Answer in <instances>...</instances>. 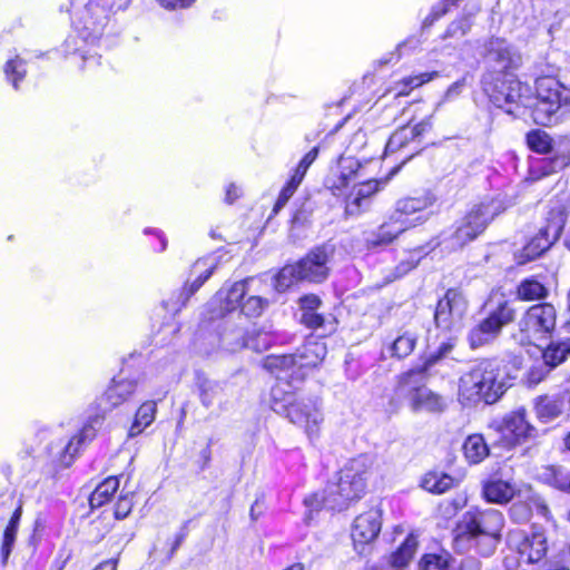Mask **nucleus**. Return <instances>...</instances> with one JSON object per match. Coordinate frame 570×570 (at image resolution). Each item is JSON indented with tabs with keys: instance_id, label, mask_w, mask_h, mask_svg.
<instances>
[{
	"instance_id": "2f4dec72",
	"label": "nucleus",
	"mask_w": 570,
	"mask_h": 570,
	"mask_svg": "<svg viewBox=\"0 0 570 570\" xmlns=\"http://www.w3.org/2000/svg\"><path fill=\"white\" fill-rule=\"evenodd\" d=\"M570 354V340L550 343L542 352L543 362L553 368Z\"/></svg>"
},
{
	"instance_id": "0eeeda50",
	"label": "nucleus",
	"mask_w": 570,
	"mask_h": 570,
	"mask_svg": "<svg viewBox=\"0 0 570 570\" xmlns=\"http://www.w3.org/2000/svg\"><path fill=\"white\" fill-rule=\"evenodd\" d=\"M426 372L411 368L399 376L396 393L407 399L413 413L440 415L449 407L448 399L419 382Z\"/></svg>"
},
{
	"instance_id": "dca6fc26",
	"label": "nucleus",
	"mask_w": 570,
	"mask_h": 570,
	"mask_svg": "<svg viewBox=\"0 0 570 570\" xmlns=\"http://www.w3.org/2000/svg\"><path fill=\"white\" fill-rule=\"evenodd\" d=\"M216 268V261L214 257H205L197 259L190 269V276L195 278L191 282H187L183 293L179 295V302L170 304L165 302V308L169 312H177L181 306L186 304L188 298L196 293L200 286L212 276Z\"/></svg>"
},
{
	"instance_id": "b1692460",
	"label": "nucleus",
	"mask_w": 570,
	"mask_h": 570,
	"mask_svg": "<svg viewBox=\"0 0 570 570\" xmlns=\"http://www.w3.org/2000/svg\"><path fill=\"white\" fill-rule=\"evenodd\" d=\"M566 403V396L561 394L539 396L534 401L535 415L541 422L549 423L563 413Z\"/></svg>"
},
{
	"instance_id": "4be33fe9",
	"label": "nucleus",
	"mask_w": 570,
	"mask_h": 570,
	"mask_svg": "<svg viewBox=\"0 0 570 570\" xmlns=\"http://www.w3.org/2000/svg\"><path fill=\"white\" fill-rule=\"evenodd\" d=\"M328 255L324 248H316L301 259L295 266L302 281L322 282L327 276Z\"/></svg>"
},
{
	"instance_id": "f257e3e1",
	"label": "nucleus",
	"mask_w": 570,
	"mask_h": 570,
	"mask_svg": "<svg viewBox=\"0 0 570 570\" xmlns=\"http://www.w3.org/2000/svg\"><path fill=\"white\" fill-rule=\"evenodd\" d=\"M492 75L483 77V89L495 106L509 114H514L519 107L531 108L534 122L550 126L558 122L559 111L570 112V89L553 77L535 79L534 97L531 88L511 73L495 82H492Z\"/></svg>"
},
{
	"instance_id": "ea45409f",
	"label": "nucleus",
	"mask_w": 570,
	"mask_h": 570,
	"mask_svg": "<svg viewBox=\"0 0 570 570\" xmlns=\"http://www.w3.org/2000/svg\"><path fill=\"white\" fill-rule=\"evenodd\" d=\"M529 148L538 154H547L552 149V138L543 130H531L527 135Z\"/></svg>"
},
{
	"instance_id": "1a4fd4ad",
	"label": "nucleus",
	"mask_w": 570,
	"mask_h": 570,
	"mask_svg": "<svg viewBox=\"0 0 570 570\" xmlns=\"http://www.w3.org/2000/svg\"><path fill=\"white\" fill-rule=\"evenodd\" d=\"M557 313L551 304L533 305L522 315L518 323L519 331L514 338L521 345L541 346L556 328Z\"/></svg>"
},
{
	"instance_id": "6e6d98bb",
	"label": "nucleus",
	"mask_w": 570,
	"mask_h": 570,
	"mask_svg": "<svg viewBox=\"0 0 570 570\" xmlns=\"http://www.w3.org/2000/svg\"><path fill=\"white\" fill-rule=\"evenodd\" d=\"M303 313L315 312L321 305V299L316 295H306L299 301Z\"/></svg>"
},
{
	"instance_id": "69168bd1",
	"label": "nucleus",
	"mask_w": 570,
	"mask_h": 570,
	"mask_svg": "<svg viewBox=\"0 0 570 570\" xmlns=\"http://www.w3.org/2000/svg\"><path fill=\"white\" fill-rule=\"evenodd\" d=\"M468 23L465 20L463 21H456L450 24L448 29V33L450 36H454L460 31L461 36H463L466 32Z\"/></svg>"
},
{
	"instance_id": "680f3d73",
	"label": "nucleus",
	"mask_w": 570,
	"mask_h": 570,
	"mask_svg": "<svg viewBox=\"0 0 570 570\" xmlns=\"http://www.w3.org/2000/svg\"><path fill=\"white\" fill-rule=\"evenodd\" d=\"M431 128V121L430 119H424L420 122H417L414 126H411V131H413L414 139L421 135H423L426 130Z\"/></svg>"
},
{
	"instance_id": "393cba45",
	"label": "nucleus",
	"mask_w": 570,
	"mask_h": 570,
	"mask_svg": "<svg viewBox=\"0 0 570 570\" xmlns=\"http://www.w3.org/2000/svg\"><path fill=\"white\" fill-rule=\"evenodd\" d=\"M518 491L514 483L498 478L484 482L482 488L484 499L497 504L508 503Z\"/></svg>"
},
{
	"instance_id": "e433bc0d",
	"label": "nucleus",
	"mask_w": 570,
	"mask_h": 570,
	"mask_svg": "<svg viewBox=\"0 0 570 570\" xmlns=\"http://www.w3.org/2000/svg\"><path fill=\"white\" fill-rule=\"evenodd\" d=\"M224 399L223 387L215 382L205 381L200 385V402L205 407L222 404Z\"/></svg>"
},
{
	"instance_id": "423d86ee",
	"label": "nucleus",
	"mask_w": 570,
	"mask_h": 570,
	"mask_svg": "<svg viewBox=\"0 0 570 570\" xmlns=\"http://www.w3.org/2000/svg\"><path fill=\"white\" fill-rule=\"evenodd\" d=\"M436 203V196L432 191H424L415 197H404L396 202L392 220L400 223L392 228L391 224L380 227L377 243H391L399 234L410 227L422 225L433 215L432 207Z\"/></svg>"
},
{
	"instance_id": "49530a36",
	"label": "nucleus",
	"mask_w": 570,
	"mask_h": 570,
	"mask_svg": "<svg viewBox=\"0 0 570 570\" xmlns=\"http://www.w3.org/2000/svg\"><path fill=\"white\" fill-rule=\"evenodd\" d=\"M448 559L438 554H426L420 561V570H448Z\"/></svg>"
},
{
	"instance_id": "7c9ffc66",
	"label": "nucleus",
	"mask_w": 570,
	"mask_h": 570,
	"mask_svg": "<svg viewBox=\"0 0 570 570\" xmlns=\"http://www.w3.org/2000/svg\"><path fill=\"white\" fill-rule=\"evenodd\" d=\"M119 488V480L115 476H109L97 485L95 491L89 498V504L92 509L99 508L108 502Z\"/></svg>"
},
{
	"instance_id": "4468645a",
	"label": "nucleus",
	"mask_w": 570,
	"mask_h": 570,
	"mask_svg": "<svg viewBox=\"0 0 570 570\" xmlns=\"http://www.w3.org/2000/svg\"><path fill=\"white\" fill-rule=\"evenodd\" d=\"M253 278L223 285L208 303L210 318H224L227 314L240 308L248 284Z\"/></svg>"
},
{
	"instance_id": "603ef678",
	"label": "nucleus",
	"mask_w": 570,
	"mask_h": 570,
	"mask_svg": "<svg viewBox=\"0 0 570 570\" xmlns=\"http://www.w3.org/2000/svg\"><path fill=\"white\" fill-rule=\"evenodd\" d=\"M295 191L296 190L294 188L286 184L278 195V198L273 208V213L277 214L287 204Z\"/></svg>"
},
{
	"instance_id": "ddd939ff",
	"label": "nucleus",
	"mask_w": 570,
	"mask_h": 570,
	"mask_svg": "<svg viewBox=\"0 0 570 570\" xmlns=\"http://www.w3.org/2000/svg\"><path fill=\"white\" fill-rule=\"evenodd\" d=\"M468 313V301L456 289H449L438 302L434 312V322L438 328L455 333L463 327V321Z\"/></svg>"
},
{
	"instance_id": "e2e57ef3",
	"label": "nucleus",
	"mask_w": 570,
	"mask_h": 570,
	"mask_svg": "<svg viewBox=\"0 0 570 570\" xmlns=\"http://www.w3.org/2000/svg\"><path fill=\"white\" fill-rule=\"evenodd\" d=\"M570 163V156H557L553 159H551V171H557L559 169L564 168Z\"/></svg>"
},
{
	"instance_id": "bb28decb",
	"label": "nucleus",
	"mask_w": 570,
	"mask_h": 570,
	"mask_svg": "<svg viewBox=\"0 0 570 570\" xmlns=\"http://www.w3.org/2000/svg\"><path fill=\"white\" fill-rule=\"evenodd\" d=\"M294 355L296 356V365L299 370L315 367L324 360L326 346L321 341L309 340L303 345L299 352Z\"/></svg>"
},
{
	"instance_id": "f03ea898",
	"label": "nucleus",
	"mask_w": 570,
	"mask_h": 570,
	"mask_svg": "<svg viewBox=\"0 0 570 570\" xmlns=\"http://www.w3.org/2000/svg\"><path fill=\"white\" fill-rule=\"evenodd\" d=\"M507 376L498 358L476 361L458 383V401L464 407L497 403L505 393Z\"/></svg>"
},
{
	"instance_id": "4d7b16f0",
	"label": "nucleus",
	"mask_w": 570,
	"mask_h": 570,
	"mask_svg": "<svg viewBox=\"0 0 570 570\" xmlns=\"http://www.w3.org/2000/svg\"><path fill=\"white\" fill-rule=\"evenodd\" d=\"M318 155V148L314 147L311 149L298 163L296 169L301 170L302 173L306 174L309 166L315 161Z\"/></svg>"
},
{
	"instance_id": "f8f14e48",
	"label": "nucleus",
	"mask_w": 570,
	"mask_h": 570,
	"mask_svg": "<svg viewBox=\"0 0 570 570\" xmlns=\"http://www.w3.org/2000/svg\"><path fill=\"white\" fill-rule=\"evenodd\" d=\"M567 216L563 209H553L549 213L547 225L530 239V242L515 254L518 264L523 265L538 258L559 239L564 226Z\"/></svg>"
},
{
	"instance_id": "6e6552de",
	"label": "nucleus",
	"mask_w": 570,
	"mask_h": 570,
	"mask_svg": "<svg viewBox=\"0 0 570 570\" xmlns=\"http://www.w3.org/2000/svg\"><path fill=\"white\" fill-rule=\"evenodd\" d=\"M502 198H487L474 205L453 233V248L463 247L484 232L490 222L507 209Z\"/></svg>"
},
{
	"instance_id": "3c124183",
	"label": "nucleus",
	"mask_w": 570,
	"mask_h": 570,
	"mask_svg": "<svg viewBox=\"0 0 570 570\" xmlns=\"http://www.w3.org/2000/svg\"><path fill=\"white\" fill-rule=\"evenodd\" d=\"M302 323H304L309 328L317 330L324 327L326 321L321 314L315 312H307L302 314Z\"/></svg>"
},
{
	"instance_id": "338daca9",
	"label": "nucleus",
	"mask_w": 570,
	"mask_h": 570,
	"mask_svg": "<svg viewBox=\"0 0 570 570\" xmlns=\"http://www.w3.org/2000/svg\"><path fill=\"white\" fill-rule=\"evenodd\" d=\"M306 174L302 173L301 170L296 169L294 170L293 175L291 176L289 180L287 181V185L294 188L295 190L303 181Z\"/></svg>"
},
{
	"instance_id": "c03bdc74",
	"label": "nucleus",
	"mask_w": 570,
	"mask_h": 570,
	"mask_svg": "<svg viewBox=\"0 0 570 570\" xmlns=\"http://www.w3.org/2000/svg\"><path fill=\"white\" fill-rule=\"evenodd\" d=\"M6 76L12 86L18 89V81L21 80L26 75V67L23 60L16 58L9 60L4 68Z\"/></svg>"
},
{
	"instance_id": "8fccbe9b",
	"label": "nucleus",
	"mask_w": 570,
	"mask_h": 570,
	"mask_svg": "<svg viewBox=\"0 0 570 570\" xmlns=\"http://www.w3.org/2000/svg\"><path fill=\"white\" fill-rule=\"evenodd\" d=\"M550 367L544 363H540L538 365H534L530 368L528 372V382L531 385L539 384L550 372Z\"/></svg>"
},
{
	"instance_id": "a19ab883",
	"label": "nucleus",
	"mask_w": 570,
	"mask_h": 570,
	"mask_svg": "<svg viewBox=\"0 0 570 570\" xmlns=\"http://www.w3.org/2000/svg\"><path fill=\"white\" fill-rule=\"evenodd\" d=\"M455 346V338L449 337L445 342H442L436 352L430 353L422 365L416 366L415 368L421 372H428L432 366H434L439 361L446 357Z\"/></svg>"
},
{
	"instance_id": "aec40b11",
	"label": "nucleus",
	"mask_w": 570,
	"mask_h": 570,
	"mask_svg": "<svg viewBox=\"0 0 570 570\" xmlns=\"http://www.w3.org/2000/svg\"><path fill=\"white\" fill-rule=\"evenodd\" d=\"M210 337L213 350H222L228 353L237 352L247 345L244 330L225 320L218 323L216 333Z\"/></svg>"
},
{
	"instance_id": "f3484780",
	"label": "nucleus",
	"mask_w": 570,
	"mask_h": 570,
	"mask_svg": "<svg viewBox=\"0 0 570 570\" xmlns=\"http://www.w3.org/2000/svg\"><path fill=\"white\" fill-rule=\"evenodd\" d=\"M517 500L512 503L510 508V518L517 523H525L528 522L533 512L548 518L549 509L546 504L544 500L532 491V489H527L524 493L521 490L518 491Z\"/></svg>"
},
{
	"instance_id": "cd10ccee",
	"label": "nucleus",
	"mask_w": 570,
	"mask_h": 570,
	"mask_svg": "<svg viewBox=\"0 0 570 570\" xmlns=\"http://www.w3.org/2000/svg\"><path fill=\"white\" fill-rule=\"evenodd\" d=\"M417 340L419 334L415 331L404 330L395 337L387 350L391 356L404 358L414 351Z\"/></svg>"
},
{
	"instance_id": "39448f33",
	"label": "nucleus",
	"mask_w": 570,
	"mask_h": 570,
	"mask_svg": "<svg viewBox=\"0 0 570 570\" xmlns=\"http://www.w3.org/2000/svg\"><path fill=\"white\" fill-rule=\"evenodd\" d=\"M271 406L274 412L303 428L309 440L318 438L324 417L317 399L297 397L278 384L272 389Z\"/></svg>"
},
{
	"instance_id": "c9c22d12",
	"label": "nucleus",
	"mask_w": 570,
	"mask_h": 570,
	"mask_svg": "<svg viewBox=\"0 0 570 570\" xmlns=\"http://www.w3.org/2000/svg\"><path fill=\"white\" fill-rule=\"evenodd\" d=\"M547 287L534 278L522 281L517 288V296L522 301H534L546 298Z\"/></svg>"
},
{
	"instance_id": "5701e85b",
	"label": "nucleus",
	"mask_w": 570,
	"mask_h": 570,
	"mask_svg": "<svg viewBox=\"0 0 570 570\" xmlns=\"http://www.w3.org/2000/svg\"><path fill=\"white\" fill-rule=\"evenodd\" d=\"M382 181L367 180L357 186L346 198L345 212L348 215H357L364 207L370 204V198L380 190Z\"/></svg>"
},
{
	"instance_id": "052dcab7",
	"label": "nucleus",
	"mask_w": 570,
	"mask_h": 570,
	"mask_svg": "<svg viewBox=\"0 0 570 570\" xmlns=\"http://www.w3.org/2000/svg\"><path fill=\"white\" fill-rule=\"evenodd\" d=\"M242 195V190L238 186L235 184H229L226 187L225 191V202L228 204H233L237 198H239Z\"/></svg>"
},
{
	"instance_id": "774afa93",
	"label": "nucleus",
	"mask_w": 570,
	"mask_h": 570,
	"mask_svg": "<svg viewBox=\"0 0 570 570\" xmlns=\"http://www.w3.org/2000/svg\"><path fill=\"white\" fill-rule=\"evenodd\" d=\"M118 559H109L99 563L94 570H117Z\"/></svg>"
},
{
	"instance_id": "7ed1b4c3",
	"label": "nucleus",
	"mask_w": 570,
	"mask_h": 570,
	"mask_svg": "<svg viewBox=\"0 0 570 570\" xmlns=\"http://www.w3.org/2000/svg\"><path fill=\"white\" fill-rule=\"evenodd\" d=\"M372 461L366 455L351 460L338 473L334 482H330L322 493H314L304 500L305 504L318 510L323 507L331 510H343L353 500L363 494Z\"/></svg>"
},
{
	"instance_id": "bf43d9fd",
	"label": "nucleus",
	"mask_w": 570,
	"mask_h": 570,
	"mask_svg": "<svg viewBox=\"0 0 570 570\" xmlns=\"http://www.w3.org/2000/svg\"><path fill=\"white\" fill-rule=\"evenodd\" d=\"M271 346V340L267 334H258L250 347L257 352L266 351Z\"/></svg>"
},
{
	"instance_id": "6ab92c4d",
	"label": "nucleus",
	"mask_w": 570,
	"mask_h": 570,
	"mask_svg": "<svg viewBox=\"0 0 570 570\" xmlns=\"http://www.w3.org/2000/svg\"><path fill=\"white\" fill-rule=\"evenodd\" d=\"M511 541L522 558L529 563H537L542 560L548 551L547 538L541 531H533L531 534L514 533Z\"/></svg>"
},
{
	"instance_id": "09e8293b",
	"label": "nucleus",
	"mask_w": 570,
	"mask_h": 570,
	"mask_svg": "<svg viewBox=\"0 0 570 570\" xmlns=\"http://www.w3.org/2000/svg\"><path fill=\"white\" fill-rule=\"evenodd\" d=\"M132 495L126 494L120 495L115 505V517L118 520H122L130 513L132 509Z\"/></svg>"
},
{
	"instance_id": "37998d69",
	"label": "nucleus",
	"mask_w": 570,
	"mask_h": 570,
	"mask_svg": "<svg viewBox=\"0 0 570 570\" xmlns=\"http://www.w3.org/2000/svg\"><path fill=\"white\" fill-rule=\"evenodd\" d=\"M413 131H411V126H403L399 128L389 139L386 144V150L390 153H395L402 147H404L410 140H413Z\"/></svg>"
},
{
	"instance_id": "2eb2a0df",
	"label": "nucleus",
	"mask_w": 570,
	"mask_h": 570,
	"mask_svg": "<svg viewBox=\"0 0 570 570\" xmlns=\"http://www.w3.org/2000/svg\"><path fill=\"white\" fill-rule=\"evenodd\" d=\"M382 529V510L372 508L358 514L352 524L351 537L354 547L360 552L365 546L372 543L380 534Z\"/></svg>"
},
{
	"instance_id": "473e14b6",
	"label": "nucleus",
	"mask_w": 570,
	"mask_h": 570,
	"mask_svg": "<svg viewBox=\"0 0 570 570\" xmlns=\"http://www.w3.org/2000/svg\"><path fill=\"white\" fill-rule=\"evenodd\" d=\"M454 480L445 473L429 472L422 479V488L434 494H442L453 487Z\"/></svg>"
},
{
	"instance_id": "20e7f679",
	"label": "nucleus",
	"mask_w": 570,
	"mask_h": 570,
	"mask_svg": "<svg viewBox=\"0 0 570 570\" xmlns=\"http://www.w3.org/2000/svg\"><path fill=\"white\" fill-rule=\"evenodd\" d=\"M503 525L504 518L499 510L471 509L454 529V547L460 552L474 548L481 554L490 556L497 548Z\"/></svg>"
},
{
	"instance_id": "13d9d810",
	"label": "nucleus",
	"mask_w": 570,
	"mask_h": 570,
	"mask_svg": "<svg viewBox=\"0 0 570 570\" xmlns=\"http://www.w3.org/2000/svg\"><path fill=\"white\" fill-rule=\"evenodd\" d=\"M551 471L553 473L554 487H557L558 489H561V490H568V489L570 490V478H563L561 475L560 469L552 468Z\"/></svg>"
},
{
	"instance_id": "412c9836",
	"label": "nucleus",
	"mask_w": 570,
	"mask_h": 570,
	"mask_svg": "<svg viewBox=\"0 0 570 570\" xmlns=\"http://www.w3.org/2000/svg\"><path fill=\"white\" fill-rule=\"evenodd\" d=\"M137 382L124 377H115L106 392L97 400V407L106 413L126 402L136 391Z\"/></svg>"
},
{
	"instance_id": "0e129e2a",
	"label": "nucleus",
	"mask_w": 570,
	"mask_h": 570,
	"mask_svg": "<svg viewBox=\"0 0 570 570\" xmlns=\"http://www.w3.org/2000/svg\"><path fill=\"white\" fill-rule=\"evenodd\" d=\"M165 8H184L190 6L194 0H158Z\"/></svg>"
},
{
	"instance_id": "4c0bfd02",
	"label": "nucleus",
	"mask_w": 570,
	"mask_h": 570,
	"mask_svg": "<svg viewBox=\"0 0 570 570\" xmlns=\"http://www.w3.org/2000/svg\"><path fill=\"white\" fill-rule=\"evenodd\" d=\"M269 306V301L258 295H249L240 306V313L247 318H257Z\"/></svg>"
},
{
	"instance_id": "864d4df0",
	"label": "nucleus",
	"mask_w": 570,
	"mask_h": 570,
	"mask_svg": "<svg viewBox=\"0 0 570 570\" xmlns=\"http://www.w3.org/2000/svg\"><path fill=\"white\" fill-rule=\"evenodd\" d=\"M464 86H465V79H460V80L453 82L445 91L443 99L439 102V105L459 97L461 95Z\"/></svg>"
},
{
	"instance_id": "58836bf2",
	"label": "nucleus",
	"mask_w": 570,
	"mask_h": 570,
	"mask_svg": "<svg viewBox=\"0 0 570 570\" xmlns=\"http://www.w3.org/2000/svg\"><path fill=\"white\" fill-rule=\"evenodd\" d=\"M296 362H297V360L294 354L269 355L264 360L263 366L267 371L275 373L278 376L281 374V372L287 371V370L293 368L294 366H297Z\"/></svg>"
},
{
	"instance_id": "9d476101",
	"label": "nucleus",
	"mask_w": 570,
	"mask_h": 570,
	"mask_svg": "<svg viewBox=\"0 0 570 570\" xmlns=\"http://www.w3.org/2000/svg\"><path fill=\"white\" fill-rule=\"evenodd\" d=\"M515 316V311L507 301H502L490 311L488 316L478 322L469 332L468 340L472 348H478L494 342L502 328L510 324Z\"/></svg>"
},
{
	"instance_id": "72a5a7b5",
	"label": "nucleus",
	"mask_w": 570,
	"mask_h": 570,
	"mask_svg": "<svg viewBox=\"0 0 570 570\" xmlns=\"http://www.w3.org/2000/svg\"><path fill=\"white\" fill-rule=\"evenodd\" d=\"M417 548V539L414 534H409L402 546L391 556V564L395 568L406 567L413 559Z\"/></svg>"
},
{
	"instance_id": "c85d7f7f",
	"label": "nucleus",
	"mask_w": 570,
	"mask_h": 570,
	"mask_svg": "<svg viewBox=\"0 0 570 570\" xmlns=\"http://www.w3.org/2000/svg\"><path fill=\"white\" fill-rule=\"evenodd\" d=\"M463 452L466 460L472 464L482 462L489 455V446L483 435H469L463 444Z\"/></svg>"
},
{
	"instance_id": "c756f323",
	"label": "nucleus",
	"mask_w": 570,
	"mask_h": 570,
	"mask_svg": "<svg viewBox=\"0 0 570 570\" xmlns=\"http://www.w3.org/2000/svg\"><path fill=\"white\" fill-rule=\"evenodd\" d=\"M157 411V404L155 401H148L140 405L138 409L135 421L129 429V436L134 438L142 432L144 429L149 426L154 420Z\"/></svg>"
},
{
	"instance_id": "a211bd4d",
	"label": "nucleus",
	"mask_w": 570,
	"mask_h": 570,
	"mask_svg": "<svg viewBox=\"0 0 570 570\" xmlns=\"http://www.w3.org/2000/svg\"><path fill=\"white\" fill-rule=\"evenodd\" d=\"M487 57L501 71L517 70L522 65L521 55L503 39H491L487 45Z\"/></svg>"
},
{
	"instance_id": "79ce46f5",
	"label": "nucleus",
	"mask_w": 570,
	"mask_h": 570,
	"mask_svg": "<svg viewBox=\"0 0 570 570\" xmlns=\"http://www.w3.org/2000/svg\"><path fill=\"white\" fill-rule=\"evenodd\" d=\"M297 267L295 265L284 266L275 276L274 287L277 292H285L294 283L302 281L297 274Z\"/></svg>"
},
{
	"instance_id": "a878e982",
	"label": "nucleus",
	"mask_w": 570,
	"mask_h": 570,
	"mask_svg": "<svg viewBox=\"0 0 570 570\" xmlns=\"http://www.w3.org/2000/svg\"><path fill=\"white\" fill-rule=\"evenodd\" d=\"M105 413L100 412L90 416L87 423L83 425L78 435H75L68 444L65 446L66 454H69L71 458L78 452L79 446L87 442L91 441L97 431L101 428L104 421Z\"/></svg>"
},
{
	"instance_id": "a18cd8bd",
	"label": "nucleus",
	"mask_w": 570,
	"mask_h": 570,
	"mask_svg": "<svg viewBox=\"0 0 570 570\" xmlns=\"http://www.w3.org/2000/svg\"><path fill=\"white\" fill-rule=\"evenodd\" d=\"M438 77H439V72L432 71V72H422L416 76L404 78L402 81V83L404 85V88L400 89L397 95H407L409 94V90L406 89L407 87L410 89L420 87L426 82L432 81L433 79H435Z\"/></svg>"
},
{
	"instance_id": "de8ad7c7",
	"label": "nucleus",
	"mask_w": 570,
	"mask_h": 570,
	"mask_svg": "<svg viewBox=\"0 0 570 570\" xmlns=\"http://www.w3.org/2000/svg\"><path fill=\"white\" fill-rule=\"evenodd\" d=\"M433 248H434V246H431L430 244H428L425 246L417 247V248L413 249L410 254V262L406 263V266L404 267L403 264H401L397 268L401 269L402 273H406L407 271L414 268L417 265L421 257L423 255H426Z\"/></svg>"
},
{
	"instance_id": "9b49d317",
	"label": "nucleus",
	"mask_w": 570,
	"mask_h": 570,
	"mask_svg": "<svg viewBox=\"0 0 570 570\" xmlns=\"http://www.w3.org/2000/svg\"><path fill=\"white\" fill-rule=\"evenodd\" d=\"M495 434V443L503 449L528 442L537 436V429L525 417L524 410H518L505 415L501 421L491 423Z\"/></svg>"
},
{
	"instance_id": "5fc2aeb1",
	"label": "nucleus",
	"mask_w": 570,
	"mask_h": 570,
	"mask_svg": "<svg viewBox=\"0 0 570 570\" xmlns=\"http://www.w3.org/2000/svg\"><path fill=\"white\" fill-rule=\"evenodd\" d=\"M459 0H443L442 9H434L432 11V13L425 18V20L423 22V27L431 26L436 19H439L440 17H442L443 14H445L448 12L449 6H453Z\"/></svg>"
},
{
	"instance_id": "f704fd0d",
	"label": "nucleus",
	"mask_w": 570,
	"mask_h": 570,
	"mask_svg": "<svg viewBox=\"0 0 570 570\" xmlns=\"http://www.w3.org/2000/svg\"><path fill=\"white\" fill-rule=\"evenodd\" d=\"M20 518H21V509L18 508L12 513V515L9 520V523L7 524V527L4 529L3 538H2V546H1V556H2L3 562L7 561V559L9 558V556L12 551V548L14 546Z\"/></svg>"
}]
</instances>
